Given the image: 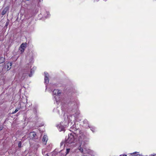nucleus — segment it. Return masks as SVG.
<instances>
[{"label": "nucleus", "mask_w": 156, "mask_h": 156, "mask_svg": "<svg viewBox=\"0 0 156 156\" xmlns=\"http://www.w3.org/2000/svg\"><path fill=\"white\" fill-rule=\"evenodd\" d=\"M135 156H140V155L139 154H137Z\"/></svg>", "instance_id": "4be33fe9"}, {"label": "nucleus", "mask_w": 156, "mask_h": 156, "mask_svg": "<svg viewBox=\"0 0 156 156\" xmlns=\"http://www.w3.org/2000/svg\"><path fill=\"white\" fill-rule=\"evenodd\" d=\"M9 8L8 7H6L5 8L2 12V15H3L4 14H5L6 13V12H7Z\"/></svg>", "instance_id": "1a4fd4ad"}, {"label": "nucleus", "mask_w": 156, "mask_h": 156, "mask_svg": "<svg viewBox=\"0 0 156 156\" xmlns=\"http://www.w3.org/2000/svg\"><path fill=\"white\" fill-rule=\"evenodd\" d=\"M76 144V140L74 136L72 134L70 133L68 137L66 140L65 145L68 146H73Z\"/></svg>", "instance_id": "f03ea898"}, {"label": "nucleus", "mask_w": 156, "mask_h": 156, "mask_svg": "<svg viewBox=\"0 0 156 156\" xmlns=\"http://www.w3.org/2000/svg\"><path fill=\"white\" fill-rule=\"evenodd\" d=\"M68 124V123L67 122L66 124L63 125V122H61L60 124H59L57 126L59 131H64V128L67 127Z\"/></svg>", "instance_id": "39448f33"}, {"label": "nucleus", "mask_w": 156, "mask_h": 156, "mask_svg": "<svg viewBox=\"0 0 156 156\" xmlns=\"http://www.w3.org/2000/svg\"><path fill=\"white\" fill-rule=\"evenodd\" d=\"M49 75L47 72L44 73V83L47 84L49 83Z\"/></svg>", "instance_id": "423d86ee"}, {"label": "nucleus", "mask_w": 156, "mask_h": 156, "mask_svg": "<svg viewBox=\"0 0 156 156\" xmlns=\"http://www.w3.org/2000/svg\"><path fill=\"white\" fill-rule=\"evenodd\" d=\"M21 142H20L18 144V146L19 147H21Z\"/></svg>", "instance_id": "dca6fc26"}, {"label": "nucleus", "mask_w": 156, "mask_h": 156, "mask_svg": "<svg viewBox=\"0 0 156 156\" xmlns=\"http://www.w3.org/2000/svg\"><path fill=\"white\" fill-rule=\"evenodd\" d=\"M2 126H0V131L1 130H2Z\"/></svg>", "instance_id": "412c9836"}, {"label": "nucleus", "mask_w": 156, "mask_h": 156, "mask_svg": "<svg viewBox=\"0 0 156 156\" xmlns=\"http://www.w3.org/2000/svg\"><path fill=\"white\" fill-rule=\"evenodd\" d=\"M19 109H16L15 111H14V112L12 113V114H14L16 112L19 110Z\"/></svg>", "instance_id": "f3484780"}, {"label": "nucleus", "mask_w": 156, "mask_h": 156, "mask_svg": "<svg viewBox=\"0 0 156 156\" xmlns=\"http://www.w3.org/2000/svg\"><path fill=\"white\" fill-rule=\"evenodd\" d=\"M138 152H133V154H136V153H138Z\"/></svg>", "instance_id": "aec40b11"}, {"label": "nucleus", "mask_w": 156, "mask_h": 156, "mask_svg": "<svg viewBox=\"0 0 156 156\" xmlns=\"http://www.w3.org/2000/svg\"><path fill=\"white\" fill-rule=\"evenodd\" d=\"M2 59H3V58H1L0 59V61H1V60H2Z\"/></svg>", "instance_id": "a878e982"}, {"label": "nucleus", "mask_w": 156, "mask_h": 156, "mask_svg": "<svg viewBox=\"0 0 156 156\" xmlns=\"http://www.w3.org/2000/svg\"><path fill=\"white\" fill-rule=\"evenodd\" d=\"M79 137V141L80 146L79 147L78 149L81 152L83 153V149L81 146L82 144H83V145H84L85 142L88 141L89 139L84 135L83 134H80Z\"/></svg>", "instance_id": "f257e3e1"}, {"label": "nucleus", "mask_w": 156, "mask_h": 156, "mask_svg": "<svg viewBox=\"0 0 156 156\" xmlns=\"http://www.w3.org/2000/svg\"><path fill=\"white\" fill-rule=\"evenodd\" d=\"M12 64V63L11 62H8L6 63L4 67L2 68V70L7 71L10 70L11 68Z\"/></svg>", "instance_id": "20e7f679"}, {"label": "nucleus", "mask_w": 156, "mask_h": 156, "mask_svg": "<svg viewBox=\"0 0 156 156\" xmlns=\"http://www.w3.org/2000/svg\"><path fill=\"white\" fill-rule=\"evenodd\" d=\"M32 75L31 74H29V76L30 77H31V76H32Z\"/></svg>", "instance_id": "b1692460"}, {"label": "nucleus", "mask_w": 156, "mask_h": 156, "mask_svg": "<svg viewBox=\"0 0 156 156\" xmlns=\"http://www.w3.org/2000/svg\"><path fill=\"white\" fill-rule=\"evenodd\" d=\"M76 115L77 116V115H79L80 114V112L77 109H76Z\"/></svg>", "instance_id": "ddd939ff"}, {"label": "nucleus", "mask_w": 156, "mask_h": 156, "mask_svg": "<svg viewBox=\"0 0 156 156\" xmlns=\"http://www.w3.org/2000/svg\"><path fill=\"white\" fill-rule=\"evenodd\" d=\"M70 131H73V129L75 130V129H74V127H73L72 126H71L70 127Z\"/></svg>", "instance_id": "a211bd4d"}, {"label": "nucleus", "mask_w": 156, "mask_h": 156, "mask_svg": "<svg viewBox=\"0 0 156 156\" xmlns=\"http://www.w3.org/2000/svg\"><path fill=\"white\" fill-rule=\"evenodd\" d=\"M70 150V149L69 148H67L66 149V154H68L69 153Z\"/></svg>", "instance_id": "2eb2a0df"}, {"label": "nucleus", "mask_w": 156, "mask_h": 156, "mask_svg": "<svg viewBox=\"0 0 156 156\" xmlns=\"http://www.w3.org/2000/svg\"><path fill=\"white\" fill-rule=\"evenodd\" d=\"M64 144V143L63 142H62L61 143V146H62V145H63Z\"/></svg>", "instance_id": "6ab92c4d"}, {"label": "nucleus", "mask_w": 156, "mask_h": 156, "mask_svg": "<svg viewBox=\"0 0 156 156\" xmlns=\"http://www.w3.org/2000/svg\"><path fill=\"white\" fill-rule=\"evenodd\" d=\"M36 135V134L35 132H31L30 134V138L33 139Z\"/></svg>", "instance_id": "9d476101"}, {"label": "nucleus", "mask_w": 156, "mask_h": 156, "mask_svg": "<svg viewBox=\"0 0 156 156\" xmlns=\"http://www.w3.org/2000/svg\"><path fill=\"white\" fill-rule=\"evenodd\" d=\"M151 156H156V154L151 155Z\"/></svg>", "instance_id": "393cba45"}, {"label": "nucleus", "mask_w": 156, "mask_h": 156, "mask_svg": "<svg viewBox=\"0 0 156 156\" xmlns=\"http://www.w3.org/2000/svg\"><path fill=\"white\" fill-rule=\"evenodd\" d=\"M122 156H127L126 155H123Z\"/></svg>", "instance_id": "bb28decb"}, {"label": "nucleus", "mask_w": 156, "mask_h": 156, "mask_svg": "<svg viewBox=\"0 0 156 156\" xmlns=\"http://www.w3.org/2000/svg\"><path fill=\"white\" fill-rule=\"evenodd\" d=\"M26 47L27 44L26 43H23L21 44L20 46V48H21V49L20 50V51H21V53L23 52Z\"/></svg>", "instance_id": "0eeeda50"}, {"label": "nucleus", "mask_w": 156, "mask_h": 156, "mask_svg": "<svg viewBox=\"0 0 156 156\" xmlns=\"http://www.w3.org/2000/svg\"><path fill=\"white\" fill-rule=\"evenodd\" d=\"M61 93V91L58 89H55L53 93V95H55L54 97L55 100L57 102L59 101V94Z\"/></svg>", "instance_id": "7ed1b4c3"}, {"label": "nucleus", "mask_w": 156, "mask_h": 156, "mask_svg": "<svg viewBox=\"0 0 156 156\" xmlns=\"http://www.w3.org/2000/svg\"><path fill=\"white\" fill-rule=\"evenodd\" d=\"M90 130L93 132H94L95 130V128L93 126H90Z\"/></svg>", "instance_id": "f8f14e48"}, {"label": "nucleus", "mask_w": 156, "mask_h": 156, "mask_svg": "<svg viewBox=\"0 0 156 156\" xmlns=\"http://www.w3.org/2000/svg\"><path fill=\"white\" fill-rule=\"evenodd\" d=\"M44 16L46 18L50 16L49 12H46V14L44 15Z\"/></svg>", "instance_id": "9b49d317"}, {"label": "nucleus", "mask_w": 156, "mask_h": 156, "mask_svg": "<svg viewBox=\"0 0 156 156\" xmlns=\"http://www.w3.org/2000/svg\"><path fill=\"white\" fill-rule=\"evenodd\" d=\"M31 73H32V71L31 70Z\"/></svg>", "instance_id": "cd10ccee"}, {"label": "nucleus", "mask_w": 156, "mask_h": 156, "mask_svg": "<svg viewBox=\"0 0 156 156\" xmlns=\"http://www.w3.org/2000/svg\"><path fill=\"white\" fill-rule=\"evenodd\" d=\"M48 140L47 136L46 135H44L42 141L43 142L44 144L45 145L47 143V141Z\"/></svg>", "instance_id": "6e6552de"}, {"label": "nucleus", "mask_w": 156, "mask_h": 156, "mask_svg": "<svg viewBox=\"0 0 156 156\" xmlns=\"http://www.w3.org/2000/svg\"><path fill=\"white\" fill-rule=\"evenodd\" d=\"M39 2H41L43 1V0H38Z\"/></svg>", "instance_id": "5701e85b"}, {"label": "nucleus", "mask_w": 156, "mask_h": 156, "mask_svg": "<svg viewBox=\"0 0 156 156\" xmlns=\"http://www.w3.org/2000/svg\"><path fill=\"white\" fill-rule=\"evenodd\" d=\"M2 63L1 62L0 63V73L1 72V70H2Z\"/></svg>", "instance_id": "4468645a"}]
</instances>
